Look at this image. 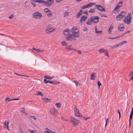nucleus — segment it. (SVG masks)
Returning <instances> with one entry per match:
<instances>
[{
	"instance_id": "cd10ccee",
	"label": "nucleus",
	"mask_w": 133,
	"mask_h": 133,
	"mask_svg": "<svg viewBox=\"0 0 133 133\" xmlns=\"http://www.w3.org/2000/svg\"><path fill=\"white\" fill-rule=\"evenodd\" d=\"M30 6V4L27 1H26L24 3V7L25 8H26L29 7Z\"/></svg>"
},
{
	"instance_id": "6e6d98bb",
	"label": "nucleus",
	"mask_w": 133,
	"mask_h": 133,
	"mask_svg": "<svg viewBox=\"0 0 133 133\" xmlns=\"http://www.w3.org/2000/svg\"><path fill=\"white\" fill-rule=\"evenodd\" d=\"M62 0H55V1L57 3H59L62 1Z\"/></svg>"
},
{
	"instance_id": "79ce46f5",
	"label": "nucleus",
	"mask_w": 133,
	"mask_h": 133,
	"mask_svg": "<svg viewBox=\"0 0 133 133\" xmlns=\"http://www.w3.org/2000/svg\"><path fill=\"white\" fill-rule=\"evenodd\" d=\"M127 43V41H124L122 42H121L120 43V45H122L123 44Z\"/></svg>"
},
{
	"instance_id": "7ed1b4c3",
	"label": "nucleus",
	"mask_w": 133,
	"mask_h": 133,
	"mask_svg": "<svg viewBox=\"0 0 133 133\" xmlns=\"http://www.w3.org/2000/svg\"><path fill=\"white\" fill-rule=\"evenodd\" d=\"M71 31L72 34L77 36H78V37L79 36V30L78 29L77 27L74 26H73L71 29Z\"/></svg>"
},
{
	"instance_id": "20e7f679",
	"label": "nucleus",
	"mask_w": 133,
	"mask_h": 133,
	"mask_svg": "<svg viewBox=\"0 0 133 133\" xmlns=\"http://www.w3.org/2000/svg\"><path fill=\"white\" fill-rule=\"evenodd\" d=\"M126 12L124 11L122 12L116 17V19L118 21H120L122 19L123 17H124L126 15Z\"/></svg>"
},
{
	"instance_id": "423d86ee",
	"label": "nucleus",
	"mask_w": 133,
	"mask_h": 133,
	"mask_svg": "<svg viewBox=\"0 0 133 133\" xmlns=\"http://www.w3.org/2000/svg\"><path fill=\"white\" fill-rule=\"evenodd\" d=\"M44 78L45 79H44V82L45 83H54V82H55V83H58L57 82L55 81L54 82H52V81H51L50 80H47L46 79H51L53 77H51L50 76H45L44 77Z\"/></svg>"
},
{
	"instance_id": "f03ea898",
	"label": "nucleus",
	"mask_w": 133,
	"mask_h": 133,
	"mask_svg": "<svg viewBox=\"0 0 133 133\" xmlns=\"http://www.w3.org/2000/svg\"><path fill=\"white\" fill-rule=\"evenodd\" d=\"M78 36H76V35L72 34H68L66 36V38L68 41H71L75 40L76 39V37L78 38Z\"/></svg>"
},
{
	"instance_id": "c9c22d12",
	"label": "nucleus",
	"mask_w": 133,
	"mask_h": 133,
	"mask_svg": "<svg viewBox=\"0 0 133 133\" xmlns=\"http://www.w3.org/2000/svg\"><path fill=\"white\" fill-rule=\"evenodd\" d=\"M91 22L92 21L90 20V19H89L87 22V24L88 25H90L92 24Z\"/></svg>"
},
{
	"instance_id": "b1692460",
	"label": "nucleus",
	"mask_w": 133,
	"mask_h": 133,
	"mask_svg": "<svg viewBox=\"0 0 133 133\" xmlns=\"http://www.w3.org/2000/svg\"><path fill=\"white\" fill-rule=\"evenodd\" d=\"M113 26L112 25H111L108 30V32L109 33L111 34V32L113 29Z\"/></svg>"
},
{
	"instance_id": "864d4df0",
	"label": "nucleus",
	"mask_w": 133,
	"mask_h": 133,
	"mask_svg": "<svg viewBox=\"0 0 133 133\" xmlns=\"http://www.w3.org/2000/svg\"><path fill=\"white\" fill-rule=\"evenodd\" d=\"M25 109L23 108H22V110H21V112H24Z\"/></svg>"
},
{
	"instance_id": "a211bd4d",
	"label": "nucleus",
	"mask_w": 133,
	"mask_h": 133,
	"mask_svg": "<svg viewBox=\"0 0 133 133\" xmlns=\"http://www.w3.org/2000/svg\"><path fill=\"white\" fill-rule=\"evenodd\" d=\"M96 74V73L95 72H93L91 73L90 74V79L92 80H94Z\"/></svg>"
},
{
	"instance_id": "58836bf2",
	"label": "nucleus",
	"mask_w": 133,
	"mask_h": 133,
	"mask_svg": "<svg viewBox=\"0 0 133 133\" xmlns=\"http://www.w3.org/2000/svg\"><path fill=\"white\" fill-rule=\"evenodd\" d=\"M36 95H39L42 97L43 96V94H42L41 92H38L35 94Z\"/></svg>"
},
{
	"instance_id": "a878e982",
	"label": "nucleus",
	"mask_w": 133,
	"mask_h": 133,
	"mask_svg": "<svg viewBox=\"0 0 133 133\" xmlns=\"http://www.w3.org/2000/svg\"><path fill=\"white\" fill-rule=\"evenodd\" d=\"M42 99L44 100V101L46 102H49L50 101L51 99L50 98H42Z\"/></svg>"
},
{
	"instance_id": "bb28decb",
	"label": "nucleus",
	"mask_w": 133,
	"mask_h": 133,
	"mask_svg": "<svg viewBox=\"0 0 133 133\" xmlns=\"http://www.w3.org/2000/svg\"><path fill=\"white\" fill-rule=\"evenodd\" d=\"M129 77L130 79L133 81V71L130 72L129 74Z\"/></svg>"
},
{
	"instance_id": "c03bdc74",
	"label": "nucleus",
	"mask_w": 133,
	"mask_h": 133,
	"mask_svg": "<svg viewBox=\"0 0 133 133\" xmlns=\"http://www.w3.org/2000/svg\"><path fill=\"white\" fill-rule=\"evenodd\" d=\"M44 10L45 12L46 13L47 12H48L50 10H49L48 8H45V9H44Z\"/></svg>"
},
{
	"instance_id": "1a4fd4ad",
	"label": "nucleus",
	"mask_w": 133,
	"mask_h": 133,
	"mask_svg": "<svg viewBox=\"0 0 133 133\" xmlns=\"http://www.w3.org/2000/svg\"><path fill=\"white\" fill-rule=\"evenodd\" d=\"M99 17L98 16H92L90 18V20L95 23L99 22Z\"/></svg>"
},
{
	"instance_id": "8fccbe9b",
	"label": "nucleus",
	"mask_w": 133,
	"mask_h": 133,
	"mask_svg": "<svg viewBox=\"0 0 133 133\" xmlns=\"http://www.w3.org/2000/svg\"><path fill=\"white\" fill-rule=\"evenodd\" d=\"M120 7H119V6H118L117 5L116 6V7H115V9H114V11H115L116 10H117V9H118Z\"/></svg>"
},
{
	"instance_id": "6ab92c4d",
	"label": "nucleus",
	"mask_w": 133,
	"mask_h": 133,
	"mask_svg": "<svg viewBox=\"0 0 133 133\" xmlns=\"http://www.w3.org/2000/svg\"><path fill=\"white\" fill-rule=\"evenodd\" d=\"M9 121H5L4 122V128H7V129L9 130Z\"/></svg>"
},
{
	"instance_id": "3c124183",
	"label": "nucleus",
	"mask_w": 133,
	"mask_h": 133,
	"mask_svg": "<svg viewBox=\"0 0 133 133\" xmlns=\"http://www.w3.org/2000/svg\"><path fill=\"white\" fill-rule=\"evenodd\" d=\"M15 74H16V75H19V76H25V77H29L28 76H25V75H20V74H18L16 73H15Z\"/></svg>"
},
{
	"instance_id": "4d7b16f0",
	"label": "nucleus",
	"mask_w": 133,
	"mask_h": 133,
	"mask_svg": "<svg viewBox=\"0 0 133 133\" xmlns=\"http://www.w3.org/2000/svg\"><path fill=\"white\" fill-rule=\"evenodd\" d=\"M117 111H118V113L119 114V118H120L121 116V114H120V111H119V110H118Z\"/></svg>"
},
{
	"instance_id": "5701e85b",
	"label": "nucleus",
	"mask_w": 133,
	"mask_h": 133,
	"mask_svg": "<svg viewBox=\"0 0 133 133\" xmlns=\"http://www.w3.org/2000/svg\"><path fill=\"white\" fill-rule=\"evenodd\" d=\"M46 13L48 17H51L52 16V12L50 10L47 12Z\"/></svg>"
},
{
	"instance_id": "0e129e2a",
	"label": "nucleus",
	"mask_w": 133,
	"mask_h": 133,
	"mask_svg": "<svg viewBox=\"0 0 133 133\" xmlns=\"http://www.w3.org/2000/svg\"><path fill=\"white\" fill-rule=\"evenodd\" d=\"M84 14H85L87 15H88V12H87V11H85L84 12Z\"/></svg>"
},
{
	"instance_id": "ea45409f",
	"label": "nucleus",
	"mask_w": 133,
	"mask_h": 133,
	"mask_svg": "<svg viewBox=\"0 0 133 133\" xmlns=\"http://www.w3.org/2000/svg\"><path fill=\"white\" fill-rule=\"evenodd\" d=\"M120 45V44H117L114 46L112 47H111V48H116L118 47Z\"/></svg>"
},
{
	"instance_id": "7c9ffc66",
	"label": "nucleus",
	"mask_w": 133,
	"mask_h": 133,
	"mask_svg": "<svg viewBox=\"0 0 133 133\" xmlns=\"http://www.w3.org/2000/svg\"><path fill=\"white\" fill-rule=\"evenodd\" d=\"M106 51L103 48L100 49L99 51V52L100 53H104Z\"/></svg>"
},
{
	"instance_id": "6e6552de",
	"label": "nucleus",
	"mask_w": 133,
	"mask_h": 133,
	"mask_svg": "<svg viewBox=\"0 0 133 133\" xmlns=\"http://www.w3.org/2000/svg\"><path fill=\"white\" fill-rule=\"evenodd\" d=\"M42 16V14L39 12H37L32 14V17L35 18H40Z\"/></svg>"
},
{
	"instance_id": "a19ab883",
	"label": "nucleus",
	"mask_w": 133,
	"mask_h": 133,
	"mask_svg": "<svg viewBox=\"0 0 133 133\" xmlns=\"http://www.w3.org/2000/svg\"><path fill=\"white\" fill-rule=\"evenodd\" d=\"M122 1H121L120 2L118 3L117 5L120 8L122 4Z\"/></svg>"
},
{
	"instance_id": "5fc2aeb1",
	"label": "nucleus",
	"mask_w": 133,
	"mask_h": 133,
	"mask_svg": "<svg viewBox=\"0 0 133 133\" xmlns=\"http://www.w3.org/2000/svg\"><path fill=\"white\" fill-rule=\"evenodd\" d=\"M88 30V28L87 27H85L84 29H83V31H86Z\"/></svg>"
},
{
	"instance_id": "13d9d810",
	"label": "nucleus",
	"mask_w": 133,
	"mask_h": 133,
	"mask_svg": "<svg viewBox=\"0 0 133 133\" xmlns=\"http://www.w3.org/2000/svg\"><path fill=\"white\" fill-rule=\"evenodd\" d=\"M98 84V89H99L100 88V86L101 85V84Z\"/></svg>"
},
{
	"instance_id": "412c9836",
	"label": "nucleus",
	"mask_w": 133,
	"mask_h": 133,
	"mask_svg": "<svg viewBox=\"0 0 133 133\" xmlns=\"http://www.w3.org/2000/svg\"><path fill=\"white\" fill-rule=\"evenodd\" d=\"M83 11L82 10H81L76 15V16L77 18H78L82 14Z\"/></svg>"
},
{
	"instance_id": "39448f33",
	"label": "nucleus",
	"mask_w": 133,
	"mask_h": 133,
	"mask_svg": "<svg viewBox=\"0 0 133 133\" xmlns=\"http://www.w3.org/2000/svg\"><path fill=\"white\" fill-rule=\"evenodd\" d=\"M69 119L70 120V121L75 126L77 125L79 122V120L74 118L72 116H70L69 117Z\"/></svg>"
},
{
	"instance_id": "ddd939ff",
	"label": "nucleus",
	"mask_w": 133,
	"mask_h": 133,
	"mask_svg": "<svg viewBox=\"0 0 133 133\" xmlns=\"http://www.w3.org/2000/svg\"><path fill=\"white\" fill-rule=\"evenodd\" d=\"M95 4H94L92 3H89L81 7V8L82 9H84L86 8H88L94 5Z\"/></svg>"
},
{
	"instance_id": "4468645a",
	"label": "nucleus",
	"mask_w": 133,
	"mask_h": 133,
	"mask_svg": "<svg viewBox=\"0 0 133 133\" xmlns=\"http://www.w3.org/2000/svg\"><path fill=\"white\" fill-rule=\"evenodd\" d=\"M118 30L120 31H123L124 29V26L122 24H120L118 26Z\"/></svg>"
},
{
	"instance_id": "e2e57ef3",
	"label": "nucleus",
	"mask_w": 133,
	"mask_h": 133,
	"mask_svg": "<svg viewBox=\"0 0 133 133\" xmlns=\"http://www.w3.org/2000/svg\"><path fill=\"white\" fill-rule=\"evenodd\" d=\"M77 52L79 54H81V51L80 50H78L77 51Z\"/></svg>"
},
{
	"instance_id": "69168bd1",
	"label": "nucleus",
	"mask_w": 133,
	"mask_h": 133,
	"mask_svg": "<svg viewBox=\"0 0 133 133\" xmlns=\"http://www.w3.org/2000/svg\"><path fill=\"white\" fill-rule=\"evenodd\" d=\"M20 133H26L25 132H24V131H22V130L21 129Z\"/></svg>"
},
{
	"instance_id": "e433bc0d",
	"label": "nucleus",
	"mask_w": 133,
	"mask_h": 133,
	"mask_svg": "<svg viewBox=\"0 0 133 133\" xmlns=\"http://www.w3.org/2000/svg\"><path fill=\"white\" fill-rule=\"evenodd\" d=\"M95 9H91L89 11V12L91 13H94L95 12Z\"/></svg>"
},
{
	"instance_id": "de8ad7c7",
	"label": "nucleus",
	"mask_w": 133,
	"mask_h": 133,
	"mask_svg": "<svg viewBox=\"0 0 133 133\" xmlns=\"http://www.w3.org/2000/svg\"><path fill=\"white\" fill-rule=\"evenodd\" d=\"M29 116L31 117V118H32L33 119H34L35 120H36V118L34 116Z\"/></svg>"
},
{
	"instance_id": "0eeeda50",
	"label": "nucleus",
	"mask_w": 133,
	"mask_h": 133,
	"mask_svg": "<svg viewBox=\"0 0 133 133\" xmlns=\"http://www.w3.org/2000/svg\"><path fill=\"white\" fill-rule=\"evenodd\" d=\"M55 30L54 28H53L50 25H48L45 29L46 33L48 34H50L51 32Z\"/></svg>"
},
{
	"instance_id": "393cba45",
	"label": "nucleus",
	"mask_w": 133,
	"mask_h": 133,
	"mask_svg": "<svg viewBox=\"0 0 133 133\" xmlns=\"http://www.w3.org/2000/svg\"><path fill=\"white\" fill-rule=\"evenodd\" d=\"M33 1L36 3H44L43 1L42 0H33Z\"/></svg>"
},
{
	"instance_id": "aec40b11",
	"label": "nucleus",
	"mask_w": 133,
	"mask_h": 133,
	"mask_svg": "<svg viewBox=\"0 0 133 133\" xmlns=\"http://www.w3.org/2000/svg\"><path fill=\"white\" fill-rule=\"evenodd\" d=\"M32 50L34 51H35V52L38 53H42L43 52V50H40L38 49H36L34 48H33Z\"/></svg>"
},
{
	"instance_id": "680f3d73",
	"label": "nucleus",
	"mask_w": 133,
	"mask_h": 133,
	"mask_svg": "<svg viewBox=\"0 0 133 133\" xmlns=\"http://www.w3.org/2000/svg\"><path fill=\"white\" fill-rule=\"evenodd\" d=\"M19 99V98H14V99H12V100H18Z\"/></svg>"
},
{
	"instance_id": "dca6fc26",
	"label": "nucleus",
	"mask_w": 133,
	"mask_h": 133,
	"mask_svg": "<svg viewBox=\"0 0 133 133\" xmlns=\"http://www.w3.org/2000/svg\"><path fill=\"white\" fill-rule=\"evenodd\" d=\"M87 17L85 15L82 16L80 20V22L81 24L83 23V22L86 19Z\"/></svg>"
},
{
	"instance_id": "72a5a7b5",
	"label": "nucleus",
	"mask_w": 133,
	"mask_h": 133,
	"mask_svg": "<svg viewBox=\"0 0 133 133\" xmlns=\"http://www.w3.org/2000/svg\"><path fill=\"white\" fill-rule=\"evenodd\" d=\"M61 105V104L59 103H57L55 104V106L58 108H60Z\"/></svg>"
},
{
	"instance_id": "4c0bfd02",
	"label": "nucleus",
	"mask_w": 133,
	"mask_h": 133,
	"mask_svg": "<svg viewBox=\"0 0 133 133\" xmlns=\"http://www.w3.org/2000/svg\"><path fill=\"white\" fill-rule=\"evenodd\" d=\"M12 100V99H11L10 98H9V97H8L6 98L5 103H6V102L7 101L9 102Z\"/></svg>"
},
{
	"instance_id": "338daca9",
	"label": "nucleus",
	"mask_w": 133,
	"mask_h": 133,
	"mask_svg": "<svg viewBox=\"0 0 133 133\" xmlns=\"http://www.w3.org/2000/svg\"><path fill=\"white\" fill-rule=\"evenodd\" d=\"M74 82L75 83H78V81L76 80H75Z\"/></svg>"
},
{
	"instance_id": "9b49d317",
	"label": "nucleus",
	"mask_w": 133,
	"mask_h": 133,
	"mask_svg": "<svg viewBox=\"0 0 133 133\" xmlns=\"http://www.w3.org/2000/svg\"><path fill=\"white\" fill-rule=\"evenodd\" d=\"M74 109H75V110L74 111L75 115L76 116L78 117H82L81 116V114L79 112V110L76 108V107H75Z\"/></svg>"
},
{
	"instance_id": "f8f14e48",
	"label": "nucleus",
	"mask_w": 133,
	"mask_h": 133,
	"mask_svg": "<svg viewBox=\"0 0 133 133\" xmlns=\"http://www.w3.org/2000/svg\"><path fill=\"white\" fill-rule=\"evenodd\" d=\"M57 112L56 109L54 108H52L50 110V113L51 115L55 116V114Z\"/></svg>"
},
{
	"instance_id": "473e14b6",
	"label": "nucleus",
	"mask_w": 133,
	"mask_h": 133,
	"mask_svg": "<svg viewBox=\"0 0 133 133\" xmlns=\"http://www.w3.org/2000/svg\"><path fill=\"white\" fill-rule=\"evenodd\" d=\"M71 45H68V46H67L66 47V49L67 50H73L74 48H71L70 47L71 46Z\"/></svg>"
},
{
	"instance_id": "09e8293b",
	"label": "nucleus",
	"mask_w": 133,
	"mask_h": 133,
	"mask_svg": "<svg viewBox=\"0 0 133 133\" xmlns=\"http://www.w3.org/2000/svg\"><path fill=\"white\" fill-rule=\"evenodd\" d=\"M31 3L34 7H36V5L34 3V2H31Z\"/></svg>"
},
{
	"instance_id": "bf43d9fd",
	"label": "nucleus",
	"mask_w": 133,
	"mask_h": 133,
	"mask_svg": "<svg viewBox=\"0 0 133 133\" xmlns=\"http://www.w3.org/2000/svg\"><path fill=\"white\" fill-rule=\"evenodd\" d=\"M130 32V31H127L125 33H124V34H122V35H121L120 36H123V35H124L126 33H129Z\"/></svg>"
},
{
	"instance_id": "a18cd8bd",
	"label": "nucleus",
	"mask_w": 133,
	"mask_h": 133,
	"mask_svg": "<svg viewBox=\"0 0 133 133\" xmlns=\"http://www.w3.org/2000/svg\"><path fill=\"white\" fill-rule=\"evenodd\" d=\"M14 16V15L13 14L10 15L9 17V18L10 19H12L13 18Z\"/></svg>"
},
{
	"instance_id": "c85d7f7f",
	"label": "nucleus",
	"mask_w": 133,
	"mask_h": 133,
	"mask_svg": "<svg viewBox=\"0 0 133 133\" xmlns=\"http://www.w3.org/2000/svg\"><path fill=\"white\" fill-rule=\"evenodd\" d=\"M61 44L63 46H65V48L66 49V47L68 46L69 45H68L66 43V42L64 41L62 42L61 43Z\"/></svg>"
},
{
	"instance_id": "f704fd0d",
	"label": "nucleus",
	"mask_w": 133,
	"mask_h": 133,
	"mask_svg": "<svg viewBox=\"0 0 133 133\" xmlns=\"http://www.w3.org/2000/svg\"><path fill=\"white\" fill-rule=\"evenodd\" d=\"M132 115H131V114H130V118H129V127H130V125H131V119H132Z\"/></svg>"
},
{
	"instance_id": "37998d69",
	"label": "nucleus",
	"mask_w": 133,
	"mask_h": 133,
	"mask_svg": "<svg viewBox=\"0 0 133 133\" xmlns=\"http://www.w3.org/2000/svg\"><path fill=\"white\" fill-rule=\"evenodd\" d=\"M104 53L105 56L108 57H109V56L108 54V51L107 50H106V51L104 52Z\"/></svg>"
},
{
	"instance_id": "f257e3e1",
	"label": "nucleus",
	"mask_w": 133,
	"mask_h": 133,
	"mask_svg": "<svg viewBox=\"0 0 133 133\" xmlns=\"http://www.w3.org/2000/svg\"><path fill=\"white\" fill-rule=\"evenodd\" d=\"M131 17L132 15L131 13H128L127 16L124 18L123 21L127 25L131 24L132 22Z\"/></svg>"
},
{
	"instance_id": "774afa93",
	"label": "nucleus",
	"mask_w": 133,
	"mask_h": 133,
	"mask_svg": "<svg viewBox=\"0 0 133 133\" xmlns=\"http://www.w3.org/2000/svg\"><path fill=\"white\" fill-rule=\"evenodd\" d=\"M33 133H37V132L36 130H35L34 132Z\"/></svg>"
},
{
	"instance_id": "4be33fe9",
	"label": "nucleus",
	"mask_w": 133,
	"mask_h": 133,
	"mask_svg": "<svg viewBox=\"0 0 133 133\" xmlns=\"http://www.w3.org/2000/svg\"><path fill=\"white\" fill-rule=\"evenodd\" d=\"M95 32L96 33L99 34H102V31H98L97 30V28L96 26H95Z\"/></svg>"
},
{
	"instance_id": "2eb2a0df",
	"label": "nucleus",
	"mask_w": 133,
	"mask_h": 133,
	"mask_svg": "<svg viewBox=\"0 0 133 133\" xmlns=\"http://www.w3.org/2000/svg\"><path fill=\"white\" fill-rule=\"evenodd\" d=\"M95 7L99 11H105V10L103 7L100 5H96Z\"/></svg>"
},
{
	"instance_id": "9d476101",
	"label": "nucleus",
	"mask_w": 133,
	"mask_h": 133,
	"mask_svg": "<svg viewBox=\"0 0 133 133\" xmlns=\"http://www.w3.org/2000/svg\"><path fill=\"white\" fill-rule=\"evenodd\" d=\"M54 2V0H48L46 1H44L43 4L47 5L48 6H50L53 4Z\"/></svg>"
},
{
	"instance_id": "603ef678",
	"label": "nucleus",
	"mask_w": 133,
	"mask_h": 133,
	"mask_svg": "<svg viewBox=\"0 0 133 133\" xmlns=\"http://www.w3.org/2000/svg\"><path fill=\"white\" fill-rule=\"evenodd\" d=\"M101 16L102 17H108L106 15L104 14H102L101 15Z\"/></svg>"
},
{
	"instance_id": "49530a36",
	"label": "nucleus",
	"mask_w": 133,
	"mask_h": 133,
	"mask_svg": "<svg viewBox=\"0 0 133 133\" xmlns=\"http://www.w3.org/2000/svg\"><path fill=\"white\" fill-rule=\"evenodd\" d=\"M120 36H118V37H109V39H114L117 38L119 37Z\"/></svg>"
},
{
	"instance_id": "052dcab7",
	"label": "nucleus",
	"mask_w": 133,
	"mask_h": 133,
	"mask_svg": "<svg viewBox=\"0 0 133 133\" xmlns=\"http://www.w3.org/2000/svg\"><path fill=\"white\" fill-rule=\"evenodd\" d=\"M130 114L133 115V108H132V110Z\"/></svg>"
},
{
	"instance_id": "c756f323",
	"label": "nucleus",
	"mask_w": 133,
	"mask_h": 133,
	"mask_svg": "<svg viewBox=\"0 0 133 133\" xmlns=\"http://www.w3.org/2000/svg\"><path fill=\"white\" fill-rule=\"evenodd\" d=\"M45 130H46V131H44V133H51L53 131H51V130L47 128H45Z\"/></svg>"
},
{
	"instance_id": "2f4dec72",
	"label": "nucleus",
	"mask_w": 133,
	"mask_h": 133,
	"mask_svg": "<svg viewBox=\"0 0 133 133\" xmlns=\"http://www.w3.org/2000/svg\"><path fill=\"white\" fill-rule=\"evenodd\" d=\"M69 14V12L68 11H65L63 13V15L64 17L67 16Z\"/></svg>"
},
{
	"instance_id": "f3484780",
	"label": "nucleus",
	"mask_w": 133,
	"mask_h": 133,
	"mask_svg": "<svg viewBox=\"0 0 133 133\" xmlns=\"http://www.w3.org/2000/svg\"><path fill=\"white\" fill-rule=\"evenodd\" d=\"M70 32L71 30L68 28H67L64 30L63 33L65 35L67 36L68 34H69V33Z\"/></svg>"
}]
</instances>
